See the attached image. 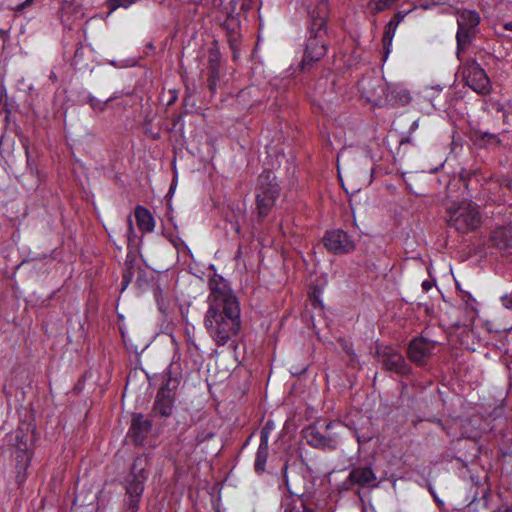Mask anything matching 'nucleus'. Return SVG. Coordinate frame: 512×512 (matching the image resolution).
Here are the masks:
<instances>
[{"mask_svg":"<svg viewBox=\"0 0 512 512\" xmlns=\"http://www.w3.org/2000/svg\"><path fill=\"white\" fill-rule=\"evenodd\" d=\"M209 287V307L204 316V326L215 344L224 346L240 332L239 302L222 279L210 280Z\"/></svg>","mask_w":512,"mask_h":512,"instance_id":"obj_1","label":"nucleus"},{"mask_svg":"<svg viewBox=\"0 0 512 512\" xmlns=\"http://www.w3.org/2000/svg\"><path fill=\"white\" fill-rule=\"evenodd\" d=\"M448 225L460 233L476 230L481 224L478 206L471 201L452 202L447 207Z\"/></svg>","mask_w":512,"mask_h":512,"instance_id":"obj_2","label":"nucleus"},{"mask_svg":"<svg viewBox=\"0 0 512 512\" xmlns=\"http://www.w3.org/2000/svg\"><path fill=\"white\" fill-rule=\"evenodd\" d=\"M146 459L139 457L135 459L131 472L126 481L127 512H137L140 498L144 491L147 472L145 469Z\"/></svg>","mask_w":512,"mask_h":512,"instance_id":"obj_3","label":"nucleus"},{"mask_svg":"<svg viewBox=\"0 0 512 512\" xmlns=\"http://www.w3.org/2000/svg\"><path fill=\"white\" fill-rule=\"evenodd\" d=\"M275 175L265 171L259 176V189L257 193V209L260 216H266L279 195V187L274 182Z\"/></svg>","mask_w":512,"mask_h":512,"instance_id":"obj_4","label":"nucleus"},{"mask_svg":"<svg viewBox=\"0 0 512 512\" xmlns=\"http://www.w3.org/2000/svg\"><path fill=\"white\" fill-rule=\"evenodd\" d=\"M458 30L456 34L458 52L466 47L476 34L480 16L475 10L457 12Z\"/></svg>","mask_w":512,"mask_h":512,"instance_id":"obj_5","label":"nucleus"},{"mask_svg":"<svg viewBox=\"0 0 512 512\" xmlns=\"http://www.w3.org/2000/svg\"><path fill=\"white\" fill-rule=\"evenodd\" d=\"M463 81L479 94H487L491 83L485 70L475 60H469L461 66Z\"/></svg>","mask_w":512,"mask_h":512,"instance_id":"obj_6","label":"nucleus"},{"mask_svg":"<svg viewBox=\"0 0 512 512\" xmlns=\"http://www.w3.org/2000/svg\"><path fill=\"white\" fill-rule=\"evenodd\" d=\"M387 83L379 75L365 76L358 82L361 96L373 104L380 103L383 99H388Z\"/></svg>","mask_w":512,"mask_h":512,"instance_id":"obj_7","label":"nucleus"},{"mask_svg":"<svg viewBox=\"0 0 512 512\" xmlns=\"http://www.w3.org/2000/svg\"><path fill=\"white\" fill-rule=\"evenodd\" d=\"M377 355L385 369L402 375L409 373L410 367L405 362L403 356L395 349L388 346H379L377 348Z\"/></svg>","mask_w":512,"mask_h":512,"instance_id":"obj_8","label":"nucleus"},{"mask_svg":"<svg viewBox=\"0 0 512 512\" xmlns=\"http://www.w3.org/2000/svg\"><path fill=\"white\" fill-rule=\"evenodd\" d=\"M323 244L334 254H346L354 250V243L343 230L328 231L323 237Z\"/></svg>","mask_w":512,"mask_h":512,"instance_id":"obj_9","label":"nucleus"},{"mask_svg":"<svg viewBox=\"0 0 512 512\" xmlns=\"http://www.w3.org/2000/svg\"><path fill=\"white\" fill-rule=\"evenodd\" d=\"M11 440L14 441L13 445L16 448V460L18 467L20 469H26L29 466L32 456V436L29 433L16 431L15 434L11 436Z\"/></svg>","mask_w":512,"mask_h":512,"instance_id":"obj_10","label":"nucleus"},{"mask_svg":"<svg viewBox=\"0 0 512 512\" xmlns=\"http://www.w3.org/2000/svg\"><path fill=\"white\" fill-rule=\"evenodd\" d=\"M325 31L315 30L307 41L306 50L302 60L303 67L320 60L326 54V44L323 40Z\"/></svg>","mask_w":512,"mask_h":512,"instance_id":"obj_11","label":"nucleus"},{"mask_svg":"<svg viewBox=\"0 0 512 512\" xmlns=\"http://www.w3.org/2000/svg\"><path fill=\"white\" fill-rule=\"evenodd\" d=\"M177 386V381H168L158 391L155 404L154 412L161 416H169L172 413L174 394L173 389Z\"/></svg>","mask_w":512,"mask_h":512,"instance_id":"obj_12","label":"nucleus"},{"mask_svg":"<svg viewBox=\"0 0 512 512\" xmlns=\"http://www.w3.org/2000/svg\"><path fill=\"white\" fill-rule=\"evenodd\" d=\"M435 348V342L425 339L417 338L411 341L408 347L409 359L417 365H422L425 360L430 357Z\"/></svg>","mask_w":512,"mask_h":512,"instance_id":"obj_13","label":"nucleus"},{"mask_svg":"<svg viewBox=\"0 0 512 512\" xmlns=\"http://www.w3.org/2000/svg\"><path fill=\"white\" fill-rule=\"evenodd\" d=\"M151 422L141 414L134 415L129 430L131 437L136 444H141L150 431Z\"/></svg>","mask_w":512,"mask_h":512,"instance_id":"obj_14","label":"nucleus"},{"mask_svg":"<svg viewBox=\"0 0 512 512\" xmlns=\"http://www.w3.org/2000/svg\"><path fill=\"white\" fill-rule=\"evenodd\" d=\"M311 15V29L310 33L315 30L325 31L326 20L328 17V2L327 0H320L316 8L310 13Z\"/></svg>","mask_w":512,"mask_h":512,"instance_id":"obj_15","label":"nucleus"},{"mask_svg":"<svg viewBox=\"0 0 512 512\" xmlns=\"http://www.w3.org/2000/svg\"><path fill=\"white\" fill-rule=\"evenodd\" d=\"M507 136V134L500 136L489 132L475 131L471 139L475 144L481 147H497L505 142Z\"/></svg>","mask_w":512,"mask_h":512,"instance_id":"obj_16","label":"nucleus"},{"mask_svg":"<svg viewBox=\"0 0 512 512\" xmlns=\"http://www.w3.org/2000/svg\"><path fill=\"white\" fill-rule=\"evenodd\" d=\"M352 484L364 487L376 480V475L370 467H359L351 470L348 476Z\"/></svg>","mask_w":512,"mask_h":512,"instance_id":"obj_17","label":"nucleus"},{"mask_svg":"<svg viewBox=\"0 0 512 512\" xmlns=\"http://www.w3.org/2000/svg\"><path fill=\"white\" fill-rule=\"evenodd\" d=\"M388 101H395L401 105L408 104L411 100L409 90L401 83L387 85Z\"/></svg>","mask_w":512,"mask_h":512,"instance_id":"obj_18","label":"nucleus"},{"mask_svg":"<svg viewBox=\"0 0 512 512\" xmlns=\"http://www.w3.org/2000/svg\"><path fill=\"white\" fill-rule=\"evenodd\" d=\"M135 218L142 232L149 233L154 230L155 220L148 209L143 206H137L135 209Z\"/></svg>","mask_w":512,"mask_h":512,"instance_id":"obj_19","label":"nucleus"},{"mask_svg":"<svg viewBox=\"0 0 512 512\" xmlns=\"http://www.w3.org/2000/svg\"><path fill=\"white\" fill-rule=\"evenodd\" d=\"M305 438L307 442L314 447L327 448L333 447V439L323 436L315 427H309L305 431Z\"/></svg>","mask_w":512,"mask_h":512,"instance_id":"obj_20","label":"nucleus"},{"mask_svg":"<svg viewBox=\"0 0 512 512\" xmlns=\"http://www.w3.org/2000/svg\"><path fill=\"white\" fill-rule=\"evenodd\" d=\"M491 243L493 246L500 250H505L512 247V237L509 229L505 227H499L495 229L491 234Z\"/></svg>","mask_w":512,"mask_h":512,"instance_id":"obj_21","label":"nucleus"},{"mask_svg":"<svg viewBox=\"0 0 512 512\" xmlns=\"http://www.w3.org/2000/svg\"><path fill=\"white\" fill-rule=\"evenodd\" d=\"M268 457V436L267 434H262L261 441L257 449L256 459H255V470L257 472H263L265 469V464Z\"/></svg>","mask_w":512,"mask_h":512,"instance_id":"obj_22","label":"nucleus"},{"mask_svg":"<svg viewBox=\"0 0 512 512\" xmlns=\"http://www.w3.org/2000/svg\"><path fill=\"white\" fill-rule=\"evenodd\" d=\"M398 0H370L369 8L373 13H379L389 9Z\"/></svg>","mask_w":512,"mask_h":512,"instance_id":"obj_23","label":"nucleus"},{"mask_svg":"<svg viewBox=\"0 0 512 512\" xmlns=\"http://www.w3.org/2000/svg\"><path fill=\"white\" fill-rule=\"evenodd\" d=\"M397 27V21H389V23L386 25L382 38L385 47L392 43Z\"/></svg>","mask_w":512,"mask_h":512,"instance_id":"obj_24","label":"nucleus"},{"mask_svg":"<svg viewBox=\"0 0 512 512\" xmlns=\"http://www.w3.org/2000/svg\"><path fill=\"white\" fill-rule=\"evenodd\" d=\"M135 2L136 0H108L107 6L110 8L108 15L120 7L128 8Z\"/></svg>","mask_w":512,"mask_h":512,"instance_id":"obj_25","label":"nucleus"},{"mask_svg":"<svg viewBox=\"0 0 512 512\" xmlns=\"http://www.w3.org/2000/svg\"><path fill=\"white\" fill-rule=\"evenodd\" d=\"M110 101V99H107L106 101H101L97 99L94 96L88 97V103L90 104L91 108L95 111L102 112L106 108V104Z\"/></svg>","mask_w":512,"mask_h":512,"instance_id":"obj_26","label":"nucleus"},{"mask_svg":"<svg viewBox=\"0 0 512 512\" xmlns=\"http://www.w3.org/2000/svg\"><path fill=\"white\" fill-rule=\"evenodd\" d=\"M500 300L506 309H512V293L503 295Z\"/></svg>","mask_w":512,"mask_h":512,"instance_id":"obj_27","label":"nucleus"},{"mask_svg":"<svg viewBox=\"0 0 512 512\" xmlns=\"http://www.w3.org/2000/svg\"><path fill=\"white\" fill-rule=\"evenodd\" d=\"M406 13L397 12L394 17L390 21H397V26L400 24V22L404 19Z\"/></svg>","mask_w":512,"mask_h":512,"instance_id":"obj_28","label":"nucleus"},{"mask_svg":"<svg viewBox=\"0 0 512 512\" xmlns=\"http://www.w3.org/2000/svg\"><path fill=\"white\" fill-rule=\"evenodd\" d=\"M433 284L431 281L425 280L422 282V288L424 291H429L432 288Z\"/></svg>","mask_w":512,"mask_h":512,"instance_id":"obj_29","label":"nucleus"},{"mask_svg":"<svg viewBox=\"0 0 512 512\" xmlns=\"http://www.w3.org/2000/svg\"><path fill=\"white\" fill-rule=\"evenodd\" d=\"M33 2H34V0H25L22 4L19 5L18 9L21 10V9L27 8L30 5H32Z\"/></svg>","mask_w":512,"mask_h":512,"instance_id":"obj_30","label":"nucleus"},{"mask_svg":"<svg viewBox=\"0 0 512 512\" xmlns=\"http://www.w3.org/2000/svg\"><path fill=\"white\" fill-rule=\"evenodd\" d=\"M371 440V437L357 436L358 443H364Z\"/></svg>","mask_w":512,"mask_h":512,"instance_id":"obj_31","label":"nucleus"},{"mask_svg":"<svg viewBox=\"0 0 512 512\" xmlns=\"http://www.w3.org/2000/svg\"><path fill=\"white\" fill-rule=\"evenodd\" d=\"M127 222H128L129 233L132 234L133 233V226H132V219H131L130 216L127 218Z\"/></svg>","mask_w":512,"mask_h":512,"instance_id":"obj_32","label":"nucleus"},{"mask_svg":"<svg viewBox=\"0 0 512 512\" xmlns=\"http://www.w3.org/2000/svg\"><path fill=\"white\" fill-rule=\"evenodd\" d=\"M504 29L507 30V31H512V20L509 21V22H506L504 25H503Z\"/></svg>","mask_w":512,"mask_h":512,"instance_id":"obj_33","label":"nucleus"},{"mask_svg":"<svg viewBox=\"0 0 512 512\" xmlns=\"http://www.w3.org/2000/svg\"><path fill=\"white\" fill-rule=\"evenodd\" d=\"M233 228H234V231H235L236 233H238V234L240 233V225H239L238 223L234 224V225H233Z\"/></svg>","mask_w":512,"mask_h":512,"instance_id":"obj_34","label":"nucleus"},{"mask_svg":"<svg viewBox=\"0 0 512 512\" xmlns=\"http://www.w3.org/2000/svg\"><path fill=\"white\" fill-rule=\"evenodd\" d=\"M124 281H125V286L129 283L130 279L128 278V276L125 274L124 275Z\"/></svg>","mask_w":512,"mask_h":512,"instance_id":"obj_35","label":"nucleus"},{"mask_svg":"<svg viewBox=\"0 0 512 512\" xmlns=\"http://www.w3.org/2000/svg\"><path fill=\"white\" fill-rule=\"evenodd\" d=\"M215 81L212 79L211 81V90H214L215 89Z\"/></svg>","mask_w":512,"mask_h":512,"instance_id":"obj_36","label":"nucleus"},{"mask_svg":"<svg viewBox=\"0 0 512 512\" xmlns=\"http://www.w3.org/2000/svg\"><path fill=\"white\" fill-rule=\"evenodd\" d=\"M504 512H512V509H506Z\"/></svg>","mask_w":512,"mask_h":512,"instance_id":"obj_37","label":"nucleus"}]
</instances>
